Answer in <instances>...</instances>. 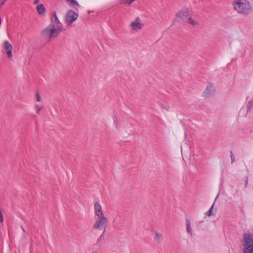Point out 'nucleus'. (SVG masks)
<instances>
[{"label":"nucleus","mask_w":253,"mask_h":253,"mask_svg":"<svg viewBox=\"0 0 253 253\" xmlns=\"http://www.w3.org/2000/svg\"><path fill=\"white\" fill-rule=\"evenodd\" d=\"M231 158L232 163H233L234 162V156L233 155L232 153H231Z\"/></svg>","instance_id":"nucleus-23"},{"label":"nucleus","mask_w":253,"mask_h":253,"mask_svg":"<svg viewBox=\"0 0 253 253\" xmlns=\"http://www.w3.org/2000/svg\"><path fill=\"white\" fill-rule=\"evenodd\" d=\"M39 0H35V1H34V4H37L39 3Z\"/></svg>","instance_id":"nucleus-25"},{"label":"nucleus","mask_w":253,"mask_h":253,"mask_svg":"<svg viewBox=\"0 0 253 253\" xmlns=\"http://www.w3.org/2000/svg\"><path fill=\"white\" fill-rule=\"evenodd\" d=\"M144 25L139 17H136L133 21L128 25V28L131 31L138 32L141 30Z\"/></svg>","instance_id":"nucleus-5"},{"label":"nucleus","mask_w":253,"mask_h":253,"mask_svg":"<svg viewBox=\"0 0 253 253\" xmlns=\"http://www.w3.org/2000/svg\"><path fill=\"white\" fill-rule=\"evenodd\" d=\"M35 98H36V100L37 101H40L41 100V96H40V94L39 92H37L36 95H35Z\"/></svg>","instance_id":"nucleus-18"},{"label":"nucleus","mask_w":253,"mask_h":253,"mask_svg":"<svg viewBox=\"0 0 253 253\" xmlns=\"http://www.w3.org/2000/svg\"><path fill=\"white\" fill-rule=\"evenodd\" d=\"M186 227H191V221L188 219H186Z\"/></svg>","instance_id":"nucleus-20"},{"label":"nucleus","mask_w":253,"mask_h":253,"mask_svg":"<svg viewBox=\"0 0 253 253\" xmlns=\"http://www.w3.org/2000/svg\"><path fill=\"white\" fill-rule=\"evenodd\" d=\"M188 15V12L187 10H182L176 13V17L178 20L186 18Z\"/></svg>","instance_id":"nucleus-11"},{"label":"nucleus","mask_w":253,"mask_h":253,"mask_svg":"<svg viewBox=\"0 0 253 253\" xmlns=\"http://www.w3.org/2000/svg\"><path fill=\"white\" fill-rule=\"evenodd\" d=\"M214 93V88L212 85L208 86L205 90L203 93V96L204 97H209L211 96Z\"/></svg>","instance_id":"nucleus-10"},{"label":"nucleus","mask_w":253,"mask_h":253,"mask_svg":"<svg viewBox=\"0 0 253 253\" xmlns=\"http://www.w3.org/2000/svg\"><path fill=\"white\" fill-rule=\"evenodd\" d=\"M249 108H251L253 107V98L251 99L248 102Z\"/></svg>","instance_id":"nucleus-19"},{"label":"nucleus","mask_w":253,"mask_h":253,"mask_svg":"<svg viewBox=\"0 0 253 253\" xmlns=\"http://www.w3.org/2000/svg\"><path fill=\"white\" fill-rule=\"evenodd\" d=\"M50 23L49 24H53L54 26H58L61 28H64L62 23L60 21L58 18L56 11H53L52 15L50 17Z\"/></svg>","instance_id":"nucleus-8"},{"label":"nucleus","mask_w":253,"mask_h":253,"mask_svg":"<svg viewBox=\"0 0 253 253\" xmlns=\"http://www.w3.org/2000/svg\"><path fill=\"white\" fill-rule=\"evenodd\" d=\"M78 14L72 10H69L65 16V21L68 25H71L78 18Z\"/></svg>","instance_id":"nucleus-6"},{"label":"nucleus","mask_w":253,"mask_h":253,"mask_svg":"<svg viewBox=\"0 0 253 253\" xmlns=\"http://www.w3.org/2000/svg\"><path fill=\"white\" fill-rule=\"evenodd\" d=\"M162 239L163 235L160 233L156 232L155 237V241H156L158 243H160L162 240Z\"/></svg>","instance_id":"nucleus-14"},{"label":"nucleus","mask_w":253,"mask_h":253,"mask_svg":"<svg viewBox=\"0 0 253 253\" xmlns=\"http://www.w3.org/2000/svg\"><path fill=\"white\" fill-rule=\"evenodd\" d=\"M6 1V0H0V5H2Z\"/></svg>","instance_id":"nucleus-22"},{"label":"nucleus","mask_w":253,"mask_h":253,"mask_svg":"<svg viewBox=\"0 0 253 253\" xmlns=\"http://www.w3.org/2000/svg\"><path fill=\"white\" fill-rule=\"evenodd\" d=\"M36 10L37 11L38 13L41 16H44L45 13V8L44 7L43 4H38L36 6Z\"/></svg>","instance_id":"nucleus-12"},{"label":"nucleus","mask_w":253,"mask_h":253,"mask_svg":"<svg viewBox=\"0 0 253 253\" xmlns=\"http://www.w3.org/2000/svg\"><path fill=\"white\" fill-rule=\"evenodd\" d=\"M95 221L93 224V228L97 230H105L107 224V218L105 215L95 216Z\"/></svg>","instance_id":"nucleus-4"},{"label":"nucleus","mask_w":253,"mask_h":253,"mask_svg":"<svg viewBox=\"0 0 253 253\" xmlns=\"http://www.w3.org/2000/svg\"><path fill=\"white\" fill-rule=\"evenodd\" d=\"M162 107L163 108H165V109H167V110H168L169 109V106H167V105H164V106H162Z\"/></svg>","instance_id":"nucleus-24"},{"label":"nucleus","mask_w":253,"mask_h":253,"mask_svg":"<svg viewBox=\"0 0 253 253\" xmlns=\"http://www.w3.org/2000/svg\"><path fill=\"white\" fill-rule=\"evenodd\" d=\"M188 21L189 23L192 24L193 26L196 25L197 24L198 22L195 20H194L192 18L189 17L188 19Z\"/></svg>","instance_id":"nucleus-15"},{"label":"nucleus","mask_w":253,"mask_h":253,"mask_svg":"<svg viewBox=\"0 0 253 253\" xmlns=\"http://www.w3.org/2000/svg\"><path fill=\"white\" fill-rule=\"evenodd\" d=\"M64 31V28L49 24L42 31L41 34L43 37L48 39V40H51L56 38Z\"/></svg>","instance_id":"nucleus-1"},{"label":"nucleus","mask_w":253,"mask_h":253,"mask_svg":"<svg viewBox=\"0 0 253 253\" xmlns=\"http://www.w3.org/2000/svg\"><path fill=\"white\" fill-rule=\"evenodd\" d=\"M186 231L187 233L192 234V228L191 227H186Z\"/></svg>","instance_id":"nucleus-21"},{"label":"nucleus","mask_w":253,"mask_h":253,"mask_svg":"<svg viewBox=\"0 0 253 253\" xmlns=\"http://www.w3.org/2000/svg\"><path fill=\"white\" fill-rule=\"evenodd\" d=\"M243 253H253V234L245 233L243 235Z\"/></svg>","instance_id":"nucleus-3"},{"label":"nucleus","mask_w":253,"mask_h":253,"mask_svg":"<svg viewBox=\"0 0 253 253\" xmlns=\"http://www.w3.org/2000/svg\"><path fill=\"white\" fill-rule=\"evenodd\" d=\"M66 2L74 8L79 7L80 5L76 0H65Z\"/></svg>","instance_id":"nucleus-13"},{"label":"nucleus","mask_w":253,"mask_h":253,"mask_svg":"<svg viewBox=\"0 0 253 253\" xmlns=\"http://www.w3.org/2000/svg\"><path fill=\"white\" fill-rule=\"evenodd\" d=\"M214 207V204L210 208V210L206 212L207 215L208 216H211L212 215V212Z\"/></svg>","instance_id":"nucleus-17"},{"label":"nucleus","mask_w":253,"mask_h":253,"mask_svg":"<svg viewBox=\"0 0 253 253\" xmlns=\"http://www.w3.org/2000/svg\"><path fill=\"white\" fill-rule=\"evenodd\" d=\"M3 48L7 54V57L11 59L13 57L12 49L13 47L11 43L7 41H4L3 45Z\"/></svg>","instance_id":"nucleus-7"},{"label":"nucleus","mask_w":253,"mask_h":253,"mask_svg":"<svg viewBox=\"0 0 253 253\" xmlns=\"http://www.w3.org/2000/svg\"><path fill=\"white\" fill-rule=\"evenodd\" d=\"M35 109L38 114H39L40 111L42 109V106L38 105V104H35Z\"/></svg>","instance_id":"nucleus-16"},{"label":"nucleus","mask_w":253,"mask_h":253,"mask_svg":"<svg viewBox=\"0 0 253 253\" xmlns=\"http://www.w3.org/2000/svg\"><path fill=\"white\" fill-rule=\"evenodd\" d=\"M94 214L95 216H102L105 215L102 206L98 202H96L94 205Z\"/></svg>","instance_id":"nucleus-9"},{"label":"nucleus","mask_w":253,"mask_h":253,"mask_svg":"<svg viewBox=\"0 0 253 253\" xmlns=\"http://www.w3.org/2000/svg\"><path fill=\"white\" fill-rule=\"evenodd\" d=\"M234 9L239 13L248 15L252 11V6L248 0H234L233 1Z\"/></svg>","instance_id":"nucleus-2"}]
</instances>
